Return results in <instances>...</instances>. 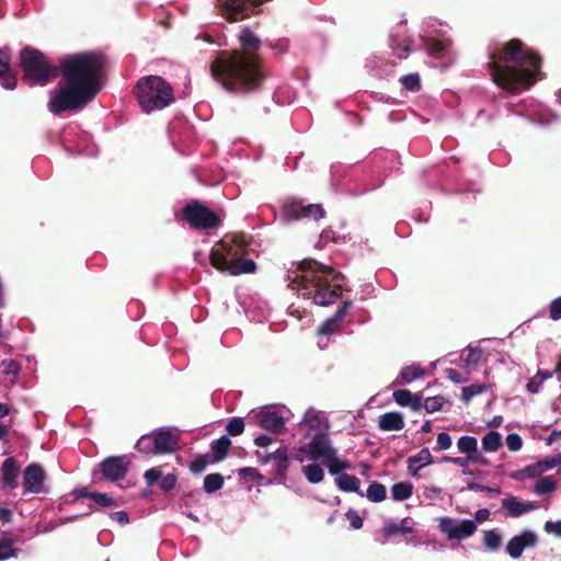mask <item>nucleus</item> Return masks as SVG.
Wrapping results in <instances>:
<instances>
[{
    "label": "nucleus",
    "instance_id": "obj_37",
    "mask_svg": "<svg viewBox=\"0 0 561 561\" xmlns=\"http://www.w3.org/2000/svg\"><path fill=\"white\" fill-rule=\"evenodd\" d=\"M502 445V437L499 432L490 431L482 438V448L485 451H496Z\"/></svg>",
    "mask_w": 561,
    "mask_h": 561
},
{
    "label": "nucleus",
    "instance_id": "obj_60",
    "mask_svg": "<svg viewBox=\"0 0 561 561\" xmlns=\"http://www.w3.org/2000/svg\"><path fill=\"white\" fill-rule=\"evenodd\" d=\"M524 473L526 474V478L534 479L540 474H542V469L540 468L539 462L526 466L524 468Z\"/></svg>",
    "mask_w": 561,
    "mask_h": 561
},
{
    "label": "nucleus",
    "instance_id": "obj_33",
    "mask_svg": "<svg viewBox=\"0 0 561 561\" xmlns=\"http://www.w3.org/2000/svg\"><path fill=\"white\" fill-rule=\"evenodd\" d=\"M460 453L466 454L469 458H477L478 440L473 436H461L457 442Z\"/></svg>",
    "mask_w": 561,
    "mask_h": 561
},
{
    "label": "nucleus",
    "instance_id": "obj_12",
    "mask_svg": "<svg viewBox=\"0 0 561 561\" xmlns=\"http://www.w3.org/2000/svg\"><path fill=\"white\" fill-rule=\"evenodd\" d=\"M220 14L229 22H237L249 18L264 0H217Z\"/></svg>",
    "mask_w": 561,
    "mask_h": 561
},
{
    "label": "nucleus",
    "instance_id": "obj_8",
    "mask_svg": "<svg viewBox=\"0 0 561 561\" xmlns=\"http://www.w3.org/2000/svg\"><path fill=\"white\" fill-rule=\"evenodd\" d=\"M94 98L70 83H59L50 91L47 107L54 115H60L67 111H79L92 102Z\"/></svg>",
    "mask_w": 561,
    "mask_h": 561
},
{
    "label": "nucleus",
    "instance_id": "obj_57",
    "mask_svg": "<svg viewBox=\"0 0 561 561\" xmlns=\"http://www.w3.org/2000/svg\"><path fill=\"white\" fill-rule=\"evenodd\" d=\"M453 440L448 433L442 432L437 435V449L446 450L451 447Z\"/></svg>",
    "mask_w": 561,
    "mask_h": 561
},
{
    "label": "nucleus",
    "instance_id": "obj_7",
    "mask_svg": "<svg viewBox=\"0 0 561 561\" xmlns=\"http://www.w3.org/2000/svg\"><path fill=\"white\" fill-rule=\"evenodd\" d=\"M136 95L144 112L162 110L174 102V91L169 82L159 76L141 78L136 84Z\"/></svg>",
    "mask_w": 561,
    "mask_h": 561
},
{
    "label": "nucleus",
    "instance_id": "obj_5",
    "mask_svg": "<svg viewBox=\"0 0 561 561\" xmlns=\"http://www.w3.org/2000/svg\"><path fill=\"white\" fill-rule=\"evenodd\" d=\"M249 245V238L242 232L234 233L231 238L226 237L218 243V248L210 251V264L233 276L252 274L256 271V264L251 259H244Z\"/></svg>",
    "mask_w": 561,
    "mask_h": 561
},
{
    "label": "nucleus",
    "instance_id": "obj_39",
    "mask_svg": "<svg viewBox=\"0 0 561 561\" xmlns=\"http://www.w3.org/2000/svg\"><path fill=\"white\" fill-rule=\"evenodd\" d=\"M552 377V373L548 370H538L537 374L527 382V390L530 393H538L542 383Z\"/></svg>",
    "mask_w": 561,
    "mask_h": 561
},
{
    "label": "nucleus",
    "instance_id": "obj_26",
    "mask_svg": "<svg viewBox=\"0 0 561 561\" xmlns=\"http://www.w3.org/2000/svg\"><path fill=\"white\" fill-rule=\"evenodd\" d=\"M77 499H90L99 508L111 507L115 505V501L112 496L100 493L90 492L87 488H82L76 491Z\"/></svg>",
    "mask_w": 561,
    "mask_h": 561
},
{
    "label": "nucleus",
    "instance_id": "obj_47",
    "mask_svg": "<svg viewBox=\"0 0 561 561\" xmlns=\"http://www.w3.org/2000/svg\"><path fill=\"white\" fill-rule=\"evenodd\" d=\"M485 390L486 386L479 383H472L470 386L463 387L461 391V400L465 403H469L473 397L483 393Z\"/></svg>",
    "mask_w": 561,
    "mask_h": 561
},
{
    "label": "nucleus",
    "instance_id": "obj_43",
    "mask_svg": "<svg viewBox=\"0 0 561 561\" xmlns=\"http://www.w3.org/2000/svg\"><path fill=\"white\" fill-rule=\"evenodd\" d=\"M224 485V477L220 473L207 474L204 479V490L207 493H214L220 490Z\"/></svg>",
    "mask_w": 561,
    "mask_h": 561
},
{
    "label": "nucleus",
    "instance_id": "obj_25",
    "mask_svg": "<svg viewBox=\"0 0 561 561\" xmlns=\"http://www.w3.org/2000/svg\"><path fill=\"white\" fill-rule=\"evenodd\" d=\"M433 456L427 447L422 448L416 455L408 458V470L412 476L425 466L433 463Z\"/></svg>",
    "mask_w": 561,
    "mask_h": 561
},
{
    "label": "nucleus",
    "instance_id": "obj_31",
    "mask_svg": "<svg viewBox=\"0 0 561 561\" xmlns=\"http://www.w3.org/2000/svg\"><path fill=\"white\" fill-rule=\"evenodd\" d=\"M230 446L231 440L225 435L214 440L210 445L214 461L224 460L227 457Z\"/></svg>",
    "mask_w": 561,
    "mask_h": 561
},
{
    "label": "nucleus",
    "instance_id": "obj_16",
    "mask_svg": "<svg viewBox=\"0 0 561 561\" xmlns=\"http://www.w3.org/2000/svg\"><path fill=\"white\" fill-rule=\"evenodd\" d=\"M100 469L105 480L115 482L125 478L128 462L125 460V457L111 456L101 462Z\"/></svg>",
    "mask_w": 561,
    "mask_h": 561
},
{
    "label": "nucleus",
    "instance_id": "obj_20",
    "mask_svg": "<svg viewBox=\"0 0 561 561\" xmlns=\"http://www.w3.org/2000/svg\"><path fill=\"white\" fill-rule=\"evenodd\" d=\"M153 434V447L156 448L157 455L170 454L178 449L179 437L170 430L160 428L152 432Z\"/></svg>",
    "mask_w": 561,
    "mask_h": 561
},
{
    "label": "nucleus",
    "instance_id": "obj_36",
    "mask_svg": "<svg viewBox=\"0 0 561 561\" xmlns=\"http://www.w3.org/2000/svg\"><path fill=\"white\" fill-rule=\"evenodd\" d=\"M413 485L411 482H399L391 486V495L396 501H405L411 497Z\"/></svg>",
    "mask_w": 561,
    "mask_h": 561
},
{
    "label": "nucleus",
    "instance_id": "obj_58",
    "mask_svg": "<svg viewBox=\"0 0 561 561\" xmlns=\"http://www.w3.org/2000/svg\"><path fill=\"white\" fill-rule=\"evenodd\" d=\"M543 529L548 534H553L558 537H561V520H548L545 523Z\"/></svg>",
    "mask_w": 561,
    "mask_h": 561
},
{
    "label": "nucleus",
    "instance_id": "obj_6",
    "mask_svg": "<svg viewBox=\"0 0 561 561\" xmlns=\"http://www.w3.org/2000/svg\"><path fill=\"white\" fill-rule=\"evenodd\" d=\"M19 68L23 72L22 81L31 87H44L58 76V67L51 65L41 50L31 46L20 50Z\"/></svg>",
    "mask_w": 561,
    "mask_h": 561
},
{
    "label": "nucleus",
    "instance_id": "obj_62",
    "mask_svg": "<svg viewBox=\"0 0 561 561\" xmlns=\"http://www.w3.org/2000/svg\"><path fill=\"white\" fill-rule=\"evenodd\" d=\"M481 350L470 348L465 360L468 365L477 364L481 359Z\"/></svg>",
    "mask_w": 561,
    "mask_h": 561
},
{
    "label": "nucleus",
    "instance_id": "obj_1",
    "mask_svg": "<svg viewBox=\"0 0 561 561\" xmlns=\"http://www.w3.org/2000/svg\"><path fill=\"white\" fill-rule=\"evenodd\" d=\"M242 50L221 51L210 62V73L225 90L234 93H251L262 87L266 78L261 57L255 53L260 38L249 28L240 34Z\"/></svg>",
    "mask_w": 561,
    "mask_h": 561
},
{
    "label": "nucleus",
    "instance_id": "obj_29",
    "mask_svg": "<svg viewBox=\"0 0 561 561\" xmlns=\"http://www.w3.org/2000/svg\"><path fill=\"white\" fill-rule=\"evenodd\" d=\"M425 376V370L417 364H413L410 366H405L401 369L399 377L397 378V385L401 383H410L415 379L423 378Z\"/></svg>",
    "mask_w": 561,
    "mask_h": 561
},
{
    "label": "nucleus",
    "instance_id": "obj_19",
    "mask_svg": "<svg viewBox=\"0 0 561 561\" xmlns=\"http://www.w3.org/2000/svg\"><path fill=\"white\" fill-rule=\"evenodd\" d=\"M45 471L38 463L28 465L23 472V485L31 493H41L44 489Z\"/></svg>",
    "mask_w": 561,
    "mask_h": 561
},
{
    "label": "nucleus",
    "instance_id": "obj_52",
    "mask_svg": "<svg viewBox=\"0 0 561 561\" xmlns=\"http://www.w3.org/2000/svg\"><path fill=\"white\" fill-rule=\"evenodd\" d=\"M539 465H540V468L542 469V473L552 469V468H556L558 466H561V454L554 456V457H551V458H546L543 460H540L538 461Z\"/></svg>",
    "mask_w": 561,
    "mask_h": 561
},
{
    "label": "nucleus",
    "instance_id": "obj_2",
    "mask_svg": "<svg viewBox=\"0 0 561 561\" xmlns=\"http://www.w3.org/2000/svg\"><path fill=\"white\" fill-rule=\"evenodd\" d=\"M489 57L488 69L493 82L511 94L529 89L541 75V56L518 38L497 46Z\"/></svg>",
    "mask_w": 561,
    "mask_h": 561
},
{
    "label": "nucleus",
    "instance_id": "obj_49",
    "mask_svg": "<svg viewBox=\"0 0 561 561\" xmlns=\"http://www.w3.org/2000/svg\"><path fill=\"white\" fill-rule=\"evenodd\" d=\"M226 431L230 436H239L244 431V421L241 417L231 419L227 425Z\"/></svg>",
    "mask_w": 561,
    "mask_h": 561
},
{
    "label": "nucleus",
    "instance_id": "obj_18",
    "mask_svg": "<svg viewBox=\"0 0 561 561\" xmlns=\"http://www.w3.org/2000/svg\"><path fill=\"white\" fill-rule=\"evenodd\" d=\"M538 538L535 533L530 530H523L520 535L511 538L506 545V552L513 559H518L525 548L535 547Z\"/></svg>",
    "mask_w": 561,
    "mask_h": 561
},
{
    "label": "nucleus",
    "instance_id": "obj_40",
    "mask_svg": "<svg viewBox=\"0 0 561 561\" xmlns=\"http://www.w3.org/2000/svg\"><path fill=\"white\" fill-rule=\"evenodd\" d=\"M449 48V43L445 41H438V39H430L426 43V49L428 54L435 58H440L445 56Z\"/></svg>",
    "mask_w": 561,
    "mask_h": 561
},
{
    "label": "nucleus",
    "instance_id": "obj_35",
    "mask_svg": "<svg viewBox=\"0 0 561 561\" xmlns=\"http://www.w3.org/2000/svg\"><path fill=\"white\" fill-rule=\"evenodd\" d=\"M329 472L332 476H339L340 473H343L344 470H351L353 469V465L350 460L346 459H340L337 457V453L329 460V462L325 465Z\"/></svg>",
    "mask_w": 561,
    "mask_h": 561
},
{
    "label": "nucleus",
    "instance_id": "obj_24",
    "mask_svg": "<svg viewBox=\"0 0 561 561\" xmlns=\"http://www.w3.org/2000/svg\"><path fill=\"white\" fill-rule=\"evenodd\" d=\"M2 480L5 488L11 490L18 486L19 466L13 457L7 458L1 467Z\"/></svg>",
    "mask_w": 561,
    "mask_h": 561
},
{
    "label": "nucleus",
    "instance_id": "obj_3",
    "mask_svg": "<svg viewBox=\"0 0 561 561\" xmlns=\"http://www.w3.org/2000/svg\"><path fill=\"white\" fill-rule=\"evenodd\" d=\"M288 286L302 297L322 307L334 304L341 296L345 277L316 260H302L288 272Z\"/></svg>",
    "mask_w": 561,
    "mask_h": 561
},
{
    "label": "nucleus",
    "instance_id": "obj_27",
    "mask_svg": "<svg viewBox=\"0 0 561 561\" xmlns=\"http://www.w3.org/2000/svg\"><path fill=\"white\" fill-rule=\"evenodd\" d=\"M378 427L381 431H400L404 427V419L400 412H387L379 417Z\"/></svg>",
    "mask_w": 561,
    "mask_h": 561
},
{
    "label": "nucleus",
    "instance_id": "obj_4",
    "mask_svg": "<svg viewBox=\"0 0 561 561\" xmlns=\"http://www.w3.org/2000/svg\"><path fill=\"white\" fill-rule=\"evenodd\" d=\"M106 57L101 53L88 51L68 55L60 59L58 75L66 83L78 87L95 99L102 89V73Z\"/></svg>",
    "mask_w": 561,
    "mask_h": 561
},
{
    "label": "nucleus",
    "instance_id": "obj_9",
    "mask_svg": "<svg viewBox=\"0 0 561 561\" xmlns=\"http://www.w3.org/2000/svg\"><path fill=\"white\" fill-rule=\"evenodd\" d=\"M94 98L70 83H59L50 91L47 107L54 115H60L67 111H79L92 102Z\"/></svg>",
    "mask_w": 561,
    "mask_h": 561
},
{
    "label": "nucleus",
    "instance_id": "obj_13",
    "mask_svg": "<svg viewBox=\"0 0 561 561\" xmlns=\"http://www.w3.org/2000/svg\"><path fill=\"white\" fill-rule=\"evenodd\" d=\"M438 529L448 540H463L474 535L478 529L476 522L471 519H454L448 516L440 517Z\"/></svg>",
    "mask_w": 561,
    "mask_h": 561
},
{
    "label": "nucleus",
    "instance_id": "obj_51",
    "mask_svg": "<svg viewBox=\"0 0 561 561\" xmlns=\"http://www.w3.org/2000/svg\"><path fill=\"white\" fill-rule=\"evenodd\" d=\"M208 462V455H199L191 462L190 469L194 473H201L206 469Z\"/></svg>",
    "mask_w": 561,
    "mask_h": 561
},
{
    "label": "nucleus",
    "instance_id": "obj_53",
    "mask_svg": "<svg viewBox=\"0 0 561 561\" xmlns=\"http://www.w3.org/2000/svg\"><path fill=\"white\" fill-rule=\"evenodd\" d=\"M506 446L511 451H517L523 446L522 437L518 434H508L506 436Z\"/></svg>",
    "mask_w": 561,
    "mask_h": 561
},
{
    "label": "nucleus",
    "instance_id": "obj_11",
    "mask_svg": "<svg viewBox=\"0 0 561 561\" xmlns=\"http://www.w3.org/2000/svg\"><path fill=\"white\" fill-rule=\"evenodd\" d=\"M282 216L286 222L297 220L318 221L325 216V210L320 204H307L304 199L290 198L282 205Z\"/></svg>",
    "mask_w": 561,
    "mask_h": 561
},
{
    "label": "nucleus",
    "instance_id": "obj_23",
    "mask_svg": "<svg viewBox=\"0 0 561 561\" xmlns=\"http://www.w3.org/2000/svg\"><path fill=\"white\" fill-rule=\"evenodd\" d=\"M501 503L510 517H519L537 507L535 502H520L515 496L505 497Z\"/></svg>",
    "mask_w": 561,
    "mask_h": 561
},
{
    "label": "nucleus",
    "instance_id": "obj_63",
    "mask_svg": "<svg viewBox=\"0 0 561 561\" xmlns=\"http://www.w3.org/2000/svg\"><path fill=\"white\" fill-rule=\"evenodd\" d=\"M470 459L467 458H461V457H450V456H444L440 461L442 462H451L454 465H457L459 467H466L468 465V461Z\"/></svg>",
    "mask_w": 561,
    "mask_h": 561
},
{
    "label": "nucleus",
    "instance_id": "obj_17",
    "mask_svg": "<svg viewBox=\"0 0 561 561\" xmlns=\"http://www.w3.org/2000/svg\"><path fill=\"white\" fill-rule=\"evenodd\" d=\"M255 456L262 465H266L270 461L276 462V474L280 478H285L289 468V457L287 447H279L273 453H261L255 451Z\"/></svg>",
    "mask_w": 561,
    "mask_h": 561
},
{
    "label": "nucleus",
    "instance_id": "obj_59",
    "mask_svg": "<svg viewBox=\"0 0 561 561\" xmlns=\"http://www.w3.org/2000/svg\"><path fill=\"white\" fill-rule=\"evenodd\" d=\"M351 306H352V301H351V300H345V301H343V302H342V305L337 307V309H336V311H335L334 316L332 317V319H333L336 323H337L339 321H341V320L345 317V314H346V312H347V310H348V308H350Z\"/></svg>",
    "mask_w": 561,
    "mask_h": 561
},
{
    "label": "nucleus",
    "instance_id": "obj_14",
    "mask_svg": "<svg viewBox=\"0 0 561 561\" xmlns=\"http://www.w3.org/2000/svg\"><path fill=\"white\" fill-rule=\"evenodd\" d=\"M308 450L312 460H321L324 466L336 454V449L332 446L331 438L325 432H318L313 435L308 444Z\"/></svg>",
    "mask_w": 561,
    "mask_h": 561
},
{
    "label": "nucleus",
    "instance_id": "obj_46",
    "mask_svg": "<svg viewBox=\"0 0 561 561\" xmlns=\"http://www.w3.org/2000/svg\"><path fill=\"white\" fill-rule=\"evenodd\" d=\"M556 489L557 482L551 477L540 478L535 485V492L540 495L550 493Z\"/></svg>",
    "mask_w": 561,
    "mask_h": 561
},
{
    "label": "nucleus",
    "instance_id": "obj_22",
    "mask_svg": "<svg viewBox=\"0 0 561 561\" xmlns=\"http://www.w3.org/2000/svg\"><path fill=\"white\" fill-rule=\"evenodd\" d=\"M0 84L7 90H14L18 84L16 73L11 68L10 54L3 48H0Z\"/></svg>",
    "mask_w": 561,
    "mask_h": 561
},
{
    "label": "nucleus",
    "instance_id": "obj_64",
    "mask_svg": "<svg viewBox=\"0 0 561 561\" xmlns=\"http://www.w3.org/2000/svg\"><path fill=\"white\" fill-rule=\"evenodd\" d=\"M110 517L114 520H117L121 525H125L129 522L128 514L125 511L111 513Z\"/></svg>",
    "mask_w": 561,
    "mask_h": 561
},
{
    "label": "nucleus",
    "instance_id": "obj_56",
    "mask_svg": "<svg viewBox=\"0 0 561 561\" xmlns=\"http://www.w3.org/2000/svg\"><path fill=\"white\" fill-rule=\"evenodd\" d=\"M337 323L331 318L324 321L318 329V334L329 335L335 332Z\"/></svg>",
    "mask_w": 561,
    "mask_h": 561
},
{
    "label": "nucleus",
    "instance_id": "obj_15",
    "mask_svg": "<svg viewBox=\"0 0 561 561\" xmlns=\"http://www.w3.org/2000/svg\"><path fill=\"white\" fill-rule=\"evenodd\" d=\"M251 420L255 425L273 434H280L285 430L284 417L277 411L261 410Z\"/></svg>",
    "mask_w": 561,
    "mask_h": 561
},
{
    "label": "nucleus",
    "instance_id": "obj_44",
    "mask_svg": "<svg viewBox=\"0 0 561 561\" xmlns=\"http://www.w3.org/2000/svg\"><path fill=\"white\" fill-rule=\"evenodd\" d=\"M135 448L144 455H157L153 447V434L142 435L136 443Z\"/></svg>",
    "mask_w": 561,
    "mask_h": 561
},
{
    "label": "nucleus",
    "instance_id": "obj_38",
    "mask_svg": "<svg viewBox=\"0 0 561 561\" xmlns=\"http://www.w3.org/2000/svg\"><path fill=\"white\" fill-rule=\"evenodd\" d=\"M366 496L369 501L374 503H379L383 501L387 496V490L386 486L380 482H373L369 484Z\"/></svg>",
    "mask_w": 561,
    "mask_h": 561
},
{
    "label": "nucleus",
    "instance_id": "obj_10",
    "mask_svg": "<svg viewBox=\"0 0 561 561\" xmlns=\"http://www.w3.org/2000/svg\"><path fill=\"white\" fill-rule=\"evenodd\" d=\"M184 220L196 230L217 228L220 217L197 199L190 201L182 210Z\"/></svg>",
    "mask_w": 561,
    "mask_h": 561
},
{
    "label": "nucleus",
    "instance_id": "obj_34",
    "mask_svg": "<svg viewBox=\"0 0 561 561\" xmlns=\"http://www.w3.org/2000/svg\"><path fill=\"white\" fill-rule=\"evenodd\" d=\"M482 542L488 550L494 552L502 546V536L497 529L485 530Z\"/></svg>",
    "mask_w": 561,
    "mask_h": 561
},
{
    "label": "nucleus",
    "instance_id": "obj_48",
    "mask_svg": "<svg viewBox=\"0 0 561 561\" xmlns=\"http://www.w3.org/2000/svg\"><path fill=\"white\" fill-rule=\"evenodd\" d=\"M402 87L408 91H419L421 88V79L419 73H409L400 79Z\"/></svg>",
    "mask_w": 561,
    "mask_h": 561
},
{
    "label": "nucleus",
    "instance_id": "obj_42",
    "mask_svg": "<svg viewBox=\"0 0 561 561\" xmlns=\"http://www.w3.org/2000/svg\"><path fill=\"white\" fill-rule=\"evenodd\" d=\"M450 401L443 396L428 397L424 400V410L427 413L442 411L444 405Z\"/></svg>",
    "mask_w": 561,
    "mask_h": 561
},
{
    "label": "nucleus",
    "instance_id": "obj_41",
    "mask_svg": "<svg viewBox=\"0 0 561 561\" xmlns=\"http://www.w3.org/2000/svg\"><path fill=\"white\" fill-rule=\"evenodd\" d=\"M304 472L307 480L312 484L320 483L324 478L323 469L318 463H310L305 466Z\"/></svg>",
    "mask_w": 561,
    "mask_h": 561
},
{
    "label": "nucleus",
    "instance_id": "obj_61",
    "mask_svg": "<svg viewBox=\"0 0 561 561\" xmlns=\"http://www.w3.org/2000/svg\"><path fill=\"white\" fill-rule=\"evenodd\" d=\"M409 403V407L414 411L419 412L424 409V401H422V396L420 393H412V399Z\"/></svg>",
    "mask_w": 561,
    "mask_h": 561
},
{
    "label": "nucleus",
    "instance_id": "obj_30",
    "mask_svg": "<svg viewBox=\"0 0 561 561\" xmlns=\"http://www.w3.org/2000/svg\"><path fill=\"white\" fill-rule=\"evenodd\" d=\"M408 518L402 519L400 523L389 520L382 528L385 538H390L396 535H408L413 533V528L408 525Z\"/></svg>",
    "mask_w": 561,
    "mask_h": 561
},
{
    "label": "nucleus",
    "instance_id": "obj_45",
    "mask_svg": "<svg viewBox=\"0 0 561 561\" xmlns=\"http://www.w3.org/2000/svg\"><path fill=\"white\" fill-rule=\"evenodd\" d=\"M19 549L13 547V540L11 538L3 537L0 539V561L15 558Z\"/></svg>",
    "mask_w": 561,
    "mask_h": 561
},
{
    "label": "nucleus",
    "instance_id": "obj_32",
    "mask_svg": "<svg viewBox=\"0 0 561 561\" xmlns=\"http://www.w3.org/2000/svg\"><path fill=\"white\" fill-rule=\"evenodd\" d=\"M411 39L408 37H399V35H392L391 37V48L393 49L394 55L402 59L407 58L409 51L411 49Z\"/></svg>",
    "mask_w": 561,
    "mask_h": 561
},
{
    "label": "nucleus",
    "instance_id": "obj_55",
    "mask_svg": "<svg viewBox=\"0 0 561 561\" xmlns=\"http://www.w3.org/2000/svg\"><path fill=\"white\" fill-rule=\"evenodd\" d=\"M345 516L350 520L353 529H360L363 527L364 520L354 510L350 508Z\"/></svg>",
    "mask_w": 561,
    "mask_h": 561
},
{
    "label": "nucleus",
    "instance_id": "obj_21",
    "mask_svg": "<svg viewBox=\"0 0 561 561\" xmlns=\"http://www.w3.org/2000/svg\"><path fill=\"white\" fill-rule=\"evenodd\" d=\"M144 478L149 486L158 484L162 491H170L174 489L178 480V477L173 473L163 474L160 468H151L147 470L144 473Z\"/></svg>",
    "mask_w": 561,
    "mask_h": 561
},
{
    "label": "nucleus",
    "instance_id": "obj_28",
    "mask_svg": "<svg viewBox=\"0 0 561 561\" xmlns=\"http://www.w3.org/2000/svg\"><path fill=\"white\" fill-rule=\"evenodd\" d=\"M336 486L344 492H355L360 496H364V493L360 491V481L354 474L348 473H340L335 478Z\"/></svg>",
    "mask_w": 561,
    "mask_h": 561
},
{
    "label": "nucleus",
    "instance_id": "obj_50",
    "mask_svg": "<svg viewBox=\"0 0 561 561\" xmlns=\"http://www.w3.org/2000/svg\"><path fill=\"white\" fill-rule=\"evenodd\" d=\"M392 397L396 403L400 407H409V403H411L410 401L412 399V392L407 389H399L393 392Z\"/></svg>",
    "mask_w": 561,
    "mask_h": 561
},
{
    "label": "nucleus",
    "instance_id": "obj_54",
    "mask_svg": "<svg viewBox=\"0 0 561 561\" xmlns=\"http://www.w3.org/2000/svg\"><path fill=\"white\" fill-rule=\"evenodd\" d=\"M549 317L553 321L561 320V296L551 301L549 306Z\"/></svg>",
    "mask_w": 561,
    "mask_h": 561
}]
</instances>
